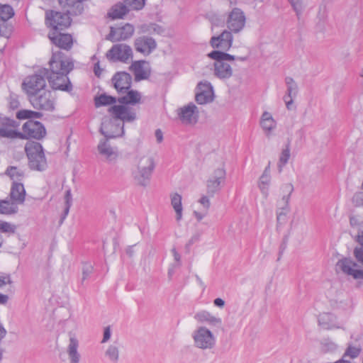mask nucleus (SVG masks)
Returning <instances> with one entry per match:
<instances>
[{
    "label": "nucleus",
    "instance_id": "nucleus-1",
    "mask_svg": "<svg viewBox=\"0 0 363 363\" xmlns=\"http://www.w3.org/2000/svg\"><path fill=\"white\" fill-rule=\"evenodd\" d=\"M49 67L41 68L24 79L22 88L28 98L45 89L47 79L52 89L72 92L73 86L67 75L74 69L72 59L61 51L52 52Z\"/></svg>",
    "mask_w": 363,
    "mask_h": 363
},
{
    "label": "nucleus",
    "instance_id": "nucleus-2",
    "mask_svg": "<svg viewBox=\"0 0 363 363\" xmlns=\"http://www.w3.org/2000/svg\"><path fill=\"white\" fill-rule=\"evenodd\" d=\"M207 56L214 60V75L220 79H229L233 76V69L228 62L235 60L244 62L247 60V57H236L220 50H213Z\"/></svg>",
    "mask_w": 363,
    "mask_h": 363
},
{
    "label": "nucleus",
    "instance_id": "nucleus-3",
    "mask_svg": "<svg viewBox=\"0 0 363 363\" xmlns=\"http://www.w3.org/2000/svg\"><path fill=\"white\" fill-rule=\"evenodd\" d=\"M353 255L356 262L350 257H344L336 263L335 270L337 272H341L345 275L351 276L354 279H363V269H357L358 264L363 266V247H355Z\"/></svg>",
    "mask_w": 363,
    "mask_h": 363
},
{
    "label": "nucleus",
    "instance_id": "nucleus-4",
    "mask_svg": "<svg viewBox=\"0 0 363 363\" xmlns=\"http://www.w3.org/2000/svg\"><path fill=\"white\" fill-rule=\"evenodd\" d=\"M25 151L28 159L30 169L43 172L48 167L43 147L38 142H28L25 146Z\"/></svg>",
    "mask_w": 363,
    "mask_h": 363
},
{
    "label": "nucleus",
    "instance_id": "nucleus-5",
    "mask_svg": "<svg viewBox=\"0 0 363 363\" xmlns=\"http://www.w3.org/2000/svg\"><path fill=\"white\" fill-rule=\"evenodd\" d=\"M155 167L152 157H141L136 168L131 171V175L135 183L140 186H147L150 183Z\"/></svg>",
    "mask_w": 363,
    "mask_h": 363
},
{
    "label": "nucleus",
    "instance_id": "nucleus-6",
    "mask_svg": "<svg viewBox=\"0 0 363 363\" xmlns=\"http://www.w3.org/2000/svg\"><path fill=\"white\" fill-rule=\"evenodd\" d=\"M62 11L48 10L45 12V24L50 31L64 30L70 26L72 13L62 8Z\"/></svg>",
    "mask_w": 363,
    "mask_h": 363
},
{
    "label": "nucleus",
    "instance_id": "nucleus-7",
    "mask_svg": "<svg viewBox=\"0 0 363 363\" xmlns=\"http://www.w3.org/2000/svg\"><path fill=\"white\" fill-rule=\"evenodd\" d=\"M28 101L38 110L52 112L55 109V98L52 91L46 89L30 96Z\"/></svg>",
    "mask_w": 363,
    "mask_h": 363
},
{
    "label": "nucleus",
    "instance_id": "nucleus-8",
    "mask_svg": "<svg viewBox=\"0 0 363 363\" xmlns=\"http://www.w3.org/2000/svg\"><path fill=\"white\" fill-rule=\"evenodd\" d=\"M47 134L45 125L40 121H27L22 126V132H19L18 138L23 140L35 139L40 140Z\"/></svg>",
    "mask_w": 363,
    "mask_h": 363
},
{
    "label": "nucleus",
    "instance_id": "nucleus-9",
    "mask_svg": "<svg viewBox=\"0 0 363 363\" xmlns=\"http://www.w3.org/2000/svg\"><path fill=\"white\" fill-rule=\"evenodd\" d=\"M194 346L201 350H211L216 343V337L205 326H200L192 334Z\"/></svg>",
    "mask_w": 363,
    "mask_h": 363
},
{
    "label": "nucleus",
    "instance_id": "nucleus-10",
    "mask_svg": "<svg viewBox=\"0 0 363 363\" xmlns=\"http://www.w3.org/2000/svg\"><path fill=\"white\" fill-rule=\"evenodd\" d=\"M106 57L110 62L128 63L133 57V52L130 45L125 43H118L113 45L108 50Z\"/></svg>",
    "mask_w": 363,
    "mask_h": 363
},
{
    "label": "nucleus",
    "instance_id": "nucleus-11",
    "mask_svg": "<svg viewBox=\"0 0 363 363\" xmlns=\"http://www.w3.org/2000/svg\"><path fill=\"white\" fill-rule=\"evenodd\" d=\"M99 131L106 140L121 137L124 134V125L117 123L114 118L106 119L101 123Z\"/></svg>",
    "mask_w": 363,
    "mask_h": 363
},
{
    "label": "nucleus",
    "instance_id": "nucleus-12",
    "mask_svg": "<svg viewBox=\"0 0 363 363\" xmlns=\"http://www.w3.org/2000/svg\"><path fill=\"white\" fill-rule=\"evenodd\" d=\"M228 28L231 33H239L245 24V16L239 8H234L229 13L227 22Z\"/></svg>",
    "mask_w": 363,
    "mask_h": 363
},
{
    "label": "nucleus",
    "instance_id": "nucleus-13",
    "mask_svg": "<svg viewBox=\"0 0 363 363\" xmlns=\"http://www.w3.org/2000/svg\"><path fill=\"white\" fill-rule=\"evenodd\" d=\"M233 36L229 30H224L220 35L212 36L210 40V45L217 50L225 52L232 47Z\"/></svg>",
    "mask_w": 363,
    "mask_h": 363
},
{
    "label": "nucleus",
    "instance_id": "nucleus-14",
    "mask_svg": "<svg viewBox=\"0 0 363 363\" xmlns=\"http://www.w3.org/2000/svg\"><path fill=\"white\" fill-rule=\"evenodd\" d=\"M128 69L133 73L137 82L147 79L151 75L150 63L144 60L133 61Z\"/></svg>",
    "mask_w": 363,
    "mask_h": 363
},
{
    "label": "nucleus",
    "instance_id": "nucleus-15",
    "mask_svg": "<svg viewBox=\"0 0 363 363\" xmlns=\"http://www.w3.org/2000/svg\"><path fill=\"white\" fill-rule=\"evenodd\" d=\"M19 123L9 117H0V138H18L19 131L16 128Z\"/></svg>",
    "mask_w": 363,
    "mask_h": 363
},
{
    "label": "nucleus",
    "instance_id": "nucleus-16",
    "mask_svg": "<svg viewBox=\"0 0 363 363\" xmlns=\"http://www.w3.org/2000/svg\"><path fill=\"white\" fill-rule=\"evenodd\" d=\"M133 45L136 52L145 56L150 55L157 48L156 40L152 37L145 35L137 37Z\"/></svg>",
    "mask_w": 363,
    "mask_h": 363
},
{
    "label": "nucleus",
    "instance_id": "nucleus-17",
    "mask_svg": "<svg viewBox=\"0 0 363 363\" xmlns=\"http://www.w3.org/2000/svg\"><path fill=\"white\" fill-rule=\"evenodd\" d=\"M108 112L113 116V118L116 120L121 121L123 123L125 122H133L136 119V113L133 111L131 108L123 104L113 105L108 108Z\"/></svg>",
    "mask_w": 363,
    "mask_h": 363
},
{
    "label": "nucleus",
    "instance_id": "nucleus-18",
    "mask_svg": "<svg viewBox=\"0 0 363 363\" xmlns=\"http://www.w3.org/2000/svg\"><path fill=\"white\" fill-rule=\"evenodd\" d=\"M62 30L49 31L48 38L52 44L60 49L69 50L73 45V38L70 34L62 33Z\"/></svg>",
    "mask_w": 363,
    "mask_h": 363
},
{
    "label": "nucleus",
    "instance_id": "nucleus-19",
    "mask_svg": "<svg viewBox=\"0 0 363 363\" xmlns=\"http://www.w3.org/2000/svg\"><path fill=\"white\" fill-rule=\"evenodd\" d=\"M111 82L118 94H125L131 88L132 76L126 72H117L112 77Z\"/></svg>",
    "mask_w": 363,
    "mask_h": 363
},
{
    "label": "nucleus",
    "instance_id": "nucleus-20",
    "mask_svg": "<svg viewBox=\"0 0 363 363\" xmlns=\"http://www.w3.org/2000/svg\"><path fill=\"white\" fill-rule=\"evenodd\" d=\"M284 191L288 192L287 195L283 196L281 200L279 202V208L277 211V220L278 223H282L286 221V214L289 211V200L291 193L294 191V186L291 184L284 185Z\"/></svg>",
    "mask_w": 363,
    "mask_h": 363
},
{
    "label": "nucleus",
    "instance_id": "nucleus-21",
    "mask_svg": "<svg viewBox=\"0 0 363 363\" xmlns=\"http://www.w3.org/2000/svg\"><path fill=\"white\" fill-rule=\"evenodd\" d=\"M177 111L179 118L182 123L191 125L197 123L198 108L194 103L191 102L186 106L179 108Z\"/></svg>",
    "mask_w": 363,
    "mask_h": 363
},
{
    "label": "nucleus",
    "instance_id": "nucleus-22",
    "mask_svg": "<svg viewBox=\"0 0 363 363\" xmlns=\"http://www.w3.org/2000/svg\"><path fill=\"white\" fill-rule=\"evenodd\" d=\"M134 30V26L130 23H126L118 28L111 27V30L106 36V40L111 42L125 40L133 35Z\"/></svg>",
    "mask_w": 363,
    "mask_h": 363
},
{
    "label": "nucleus",
    "instance_id": "nucleus-23",
    "mask_svg": "<svg viewBox=\"0 0 363 363\" xmlns=\"http://www.w3.org/2000/svg\"><path fill=\"white\" fill-rule=\"evenodd\" d=\"M198 91L195 100L199 104H206L213 101V90L208 82H200L196 86Z\"/></svg>",
    "mask_w": 363,
    "mask_h": 363
},
{
    "label": "nucleus",
    "instance_id": "nucleus-24",
    "mask_svg": "<svg viewBox=\"0 0 363 363\" xmlns=\"http://www.w3.org/2000/svg\"><path fill=\"white\" fill-rule=\"evenodd\" d=\"M225 170L224 168H218L213 172V176L207 181V192L213 196L218 192L220 187V185L225 179Z\"/></svg>",
    "mask_w": 363,
    "mask_h": 363
},
{
    "label": "nucleus",
    "instance_id": "nucleus-25",
    "mask_svg": "<svg viewBox=\"0 0 363 363\" xmlns=\"http://www.w3.org/2000/svg\"><path fill=\"white\" fill-rule=\"evenodd\" d=\"M194 319L200 323H207L211 327H220L222 325L220 318L216 317L205 310L197 312L194 315Z\"/></svg>",
    "mask_w": 363,
    "mask_h": 363
},
{
    "label": "nucleus",
    "instance_id": "nucleus-26",
    "mask_svg": "<svg viewBox=\"0 0 363 363\" xmlns=\"http://www.w3.org/2000/svg\"><path fill=\"white\" fill-rule=\"evenodd\" d=\"M11 200L17 206L23 204L26 199V190L22 183L13 181L9 194Z\"/></svg>",
    "mask_w": 363,
    "mask_h": 363
},
{
    "label": "nucleus",
    "instance_id": "nucleus-27",
    "mask_svg": "<svg viewBox=\"0 0 363 363\" xmlns=\"http://www.w3.org/2000/svg\"><path fill=\"white\" fill-rule=\"evenodd\" d=\"M125 96L118 97L117 101L119 104L127 105H135L140 101L141 95L137 90L129 89Z\"/></svg>",
    "mask_w": 363,
    "mask_h": 363
},
{
    "label": "nucleus",
    "instance_id": "nucleus-28",
    "mask_svg": "<svg viewBox=\"0 0 363 363\" xmlns=\"http://www.w3.org/2000/svg\"><path fill=\"white\" fill-rule=\"evenodd\" d=\"M128 12V6L121 2H118L112 6L108 12V16L113 20L123 18Z\"/></svg>",
    "mask_w": 363,
    "mask_h": 363
},
{
    "label": "nucleus",
    "instance_id": "nucleus-29",
    "mask_svg": "<svg viewBox=\"0 0 363 363\" xmlns=\"http://www.w3.org/2000/svg\"><path fill=\"white\" fill-rule=\"evenodd\" d=\"M336 316L331 313H323L318 317V324L324 330L337 328L335 325Z\"/></svg>",
    "mask_w": 363,
    "mask_h": 363
},
{
    "label": "nucleus",
    "instance_id": "nucleus-30",
    "mask_svg": "<svg viewBox=\"0 0 363 363\" xmlns=\"http://www.w3.org/2000/svg\"><path fill=\"white\" fill-rule=\"evenodd\" d=\"M108 140L106 138L101 140L98 145V150L101 155L106 156L108 160L112 161L116 159L118 154L108 143Z\"/></svg>",
    "mask_w": 363,
    "mask_h": 363
},
{
    "label": "nucleus",
    "instance_id": "nucleus-31",
    "mask_svg": "<svg viewBox=\"0 0 363 363\" xmlns=\"http://www.w3.org/2000/svg\"><path fill=\"white\" fill-rule=\"evenodd\" d=\"M78 340L74 337L69 338V344L68 346V355L70 359V363H79L80 359V354L77 352Z\"/></svg>",
    "mask_w": 363,
    "mask_h": 363
},
{
    "label": "nucleus",
    "instance_id": "nucleus-32",
    "mask_svg": "<svg viewBox=\"0 0 363 363\" xmlns=\"http://www.w3.org/2000/svg\"><path fill=\"white\" fill-rule=\"evenodd\" d=\"M171 205L176 212V218L179 221L182 218V196L178 193H174L171 195Z\"/></svg>",
    "mask_w": 363,
    "mask_h": 363
},
{
    "label": "nucleus",
    "instance_id": "nucleus-33",
    "mask_svg": "<svg viewBox=\"0 0 363 363\" xmlns=\"http://www.w3.org/2000/svg\"><path fill=\"white\" fill-rule=\"evenodd\" d=\"M18 206L11 201H0V214L11 215L18 212Z\"/></svg>",
    "mask_w": 363,
    "mask_h": 363
},
{
    "label": "nucleus",
    "instance_id": "nucleus-34",
    "mask_svg": "<svg viewBox=\"0 0 363 363\" xmlns=\"http://www.w3.org/2000/svg\"><path fill=\"white\" fill-rule=\"evenodd\" d=\"M114 96L107 95L106 94H102L99 96L94 98V104L96 107H100L104 106H108L115 104L118 101Z\"/></svg>",
    "mask_w": 363,
    "mask_h": 363
},
{
    "label": "nucleus",
    "instance_id": "nucleus-35",
    "mask_svg": "<svg viewBox=\"0 0 363 363\" xmlns=\"http://www.w3.org/2000/svg\"><path fill=\"white\" fill-rule=\"evenodd\" d=\"M260 124L264 130L270 131L274 128L275 121L271 113L264 111L262 115Z\"/></svg>",
    "mask_w": 363,
    "mask_h": 363
},
{
    "label": "nucleus",
    "instance_id": "nucleus-36",
    "mask_svg": "<svg viewBox=\"0 0 363 363\" xmlns=\"http://www.w3.org/2000/svg\"><path fill=\"white\" fill-rule=\"evenodd\" d=\"M5 174L9 176L12 180L19 181H21L25 175L23 170L15 166H9L5 172Z\"/></svg>",
    "mask_w": 363,
    "mask_h": 363
},
{
    "label": "nucleus",
    "instance_id": "nucleus-37",
    "mask_svg": "<svg viewBox=\"0 0 363 363\" xmlns=\"http://www.w3.org/2000/svg\"><path fill=\"white\" fill-rule=\"evenodd\" d=\"M13 15L14 11L12 6L9 4H0V20L6 21L12 18Z\"/></svg>",
    "mask_w": 363,
    "mask_h": 363
},
{
    "label": "nucleus",
    "instance_id": "nucleus-38",
    "mask_svg": "<svg viewBox=\"0 0 363 363\" xmlns=\"http://www.w3.org/2000/svg\"><path fill=\"white\" fill-rule=\"evenodd\" d=\"M105 355L113 363H117L119 359V350L116 345H111L105 352Z\"/></svg>",
    "mask_w": 363,
    "mask_h": 363
},
{
    "label": "nucleus",
    "instance_id": "nucleus-39",
    "mask_svg": "<svg viewBox=\"0 0 363 363\" xmlns=\"http://www.w3.org/2000/svg\"><path fill=\"white\" fill-rule=\"evenodd\" d=\"M285 83L286 85V93L289 94V96H293L296 97L298 94V85L294 79L291 77H286L285 78Z\"/></svg>",
    "mask_w": 363,
    "mask_h": 363
},
{
    "label": "nucleus",
    "instance_id": "nucleus-40",
    "mask_svg": "<svg viewBox=\"0 0 363 363\" xmlns=\"http://www.w3.org/2000/svg\"><path fill=\"white\" fill-rule=\"evenodd\" d=\"M293 10L296 13L297 18L299 20L305 9L303 0H288Z\"/></svg>",
    "mask_w": 363,
    "mask_h": 363
},
{
    "label": "nucleus",
    "instance_id": "nucleus-41",
    "mask_svg": "<svg viewBox=\"0 0 363 363\" xmlns=\"http://www.w3.org/2000/svg\"><path fill=\"white\" fill-rule=\"evenodd\" d=\"M290 157V142L289 141L286 145V147L282 150L279 157L278 167L279 171L281 170V167L286 164Z\"/></svg>",
    "mask_w": 363,
    "mask_h": 363
},
{
    "label": "nucleus",
    "instance_id": "nucleus-42",
    "mask_svg": "<svg viewBox=\"0 0 363 363\" xmlns=\"http://www.w3.org/2000/svg\"><path fill=\"white\" fill-rule=\"evenodd\" d=\"M270 174H262L259 178V187L262 194L267 195L268 191V186L270 183Z\"/></svg>",
    "mask_w": 363,
    "mask_h": 363
},
{
    "label": "nucleus",
    "instance_id": "nucleus-43",
    "mask_svg": "<svg viewBox=\"0 0 363 363\" xmlns=\"http://www.w3.org/2000/svg\"><path fill=\"white\" fill-rule=\"evenodd\" d=\"M125 5L131 10H140L145 6V0H125Z\"/></svg>",
    "mask_w": 363,
    "mask_h": 363
},
{
    "label": "nucleus",
    "instance_id": "nucleus-44",
    "mask_svg": "<svg viewBox=\"0 0 363 363\" xmlns=\"http://www.w3.org/2000/svg\"><path fill=\"white\" fill-rule=\"evenodd\" d=\"M16 226L9 222L0 220V232L4 233L14 234Z\"/></svg>",
    "mask_w": 363,
    "mask_h": 363
},
{
    "label": "nucleus",
    "instance_id": "nucleus-45",
    "mask_svg": "<svg viewBox=\"0 0 363 363\" xmlns=\"http://www.w3.org/2000/svg\"><path fill=\"white\" fill-rule=\"evenodd\" d=\"M351 201L355 207H363V191L354 193L352 197Z\"/></svg>",
    "mask_w": 363,
    "mask_h": 363
},
{
    "label": "nucleus",
    "instance_id": "nucleus-46",
    "mask_svg": "<svg viewBox=\"0 0 363 363\" xmlns=\"http://www.w3.org/2000/svg\"><path fill=\"white\" fill-rule=\"evenodd\" d=\"M16 118L19 120H33L32 111L27 109L20 110L16 113Z\"/></svg>",
    "mask_w": 363,
    "mask_h": 363
},
{
    "label": "nucleus",
    "instance_id": "nucleus-47",
    "mask_svg": "<svg viewBox=\"0 0 363 363\" xmlns=\"http://www.w3.org/2000/svg\"><path fill=\"white\" fill-rule=\"evenodd\" d=\"M93 272V267L89 263H85L83 265L82 267V284L84 283V281L87 279L91 274Z\"/></svg>",
    "mask_w": 363,
    "mask_h": 363
},
{
    "label": "nucleus",
    "instance_id": "nucleus-48",
    "mask_svg": "<svg viewBox=\"0 0 363 363\" xmlns=\"http://www.w3.org/2000/svg\"><path fill=\"white\" fill-rule=\"evenodd\" d=\"M360 352H361L360 348H358L356 347H352V346H349L347 348V350L344 354V356H349L351 358L354 359L359 356V354H360Z\"/></svg>",
    "mask_w": 363,
    "mask_h": 363
},
{
    "label": "nucleus",
    "instance_id": "nucleus-49",
    "mask_svg": "<svg viewBox=\"0 0 363 363\" xmlns=\"http://www.w3.org/2000/svg\"><path fill=\"white\" fill-rule=\"evenodd\" d=\"M350 225L353 228L361 227L363 225V220L359 216L351 215L350 216Z\"/></svg>",
    "mask_w": 363,
    "mask_h": 363
},
{
    "label": "nucleus",
    "instance_id": "nucleus-50",
    "mask_svg": "<svg viewBox=\"0 0 363 363\" xmlns=\"http://www.w3.org/2000/svg\"><path fill=\"white\" fill-rule=\"evenodd\" d=\"M171 251L174 256V261L176 262L174 266L176 267H181V265H182L181 255H179V253L177 251V250L175 248L172 249Z\"/></svg>",
    "mask_w": 363,
    "mask_h": 363
},
{
    "label": "nucleus",
    "instance_id": "nucleus-51",
    "mask_svg": "<svg viewBox=\"0 0 363 363\" xmlns=\"http://www.w3.org/2000/svg\"><path fill=\"white\" fill-rule=\"evenodd\" d=\"M294 98H295V97L293 96H289V94L286 92V94L283 97V99L286 104V106L288 110L291 109V106L294 103V100H293Z\"/></svg>",
    "mask_w": 363,
    "mask_h": 363
},
{
    "label": "nucleus",
    "instance_id": "nucleus-52",
    "mask_svg": "<svg viewBox=\"0 0 363 363\" xmlns=\"http://www.w3.org/2000/svg\"><path fill=\"white\" fill-rule=\"evenodd\" d=\"M111 327L107 326L104 328V337L101 340V343L106 342L111 337Z\"/></svg>",
    "mask_w": 363,
    "mask_h": 363
},
{
    "label": "nucleus",
    "instance_id": "nucleus-53",
    "mask_svg": "<svg viewBox=\"0 0 363 363\" xmlns=\"http://www.w3.org/2000/svg\"><path fill=\"white\" fill-rule=\"evenodd\" d=\"M65 206H69L70 208L72 203V198L70 189L67 190L65 192Z\"/></svg>",
    "mask_w": 363,
    "mask_h": 363
},
{
    "label": "nucleus",
    "instance_id": "nucleus-54",
    "mask_svg": "<svg viewBox=\"0 0 363 363\" xmlns=\"http://www.w3.org/2000/svg\"><path fill=\"white\" fill-rule=\"evenodd\" d=\"M20 106L18 100L15 97H10L9 100V108L12 110L18 108Z\"/></svg>",
    "mask_w": 363,
    "mask_h": 363
},
{
    "label": "nucleus",
    "instance_id": "nucleus-55",
    "mask_svg": "<svg viewBox=\"0 0 363 363\" xmlns=\"http://www.w3.org/2000/svg\"><path fill=\"white\" fill-rule=\"evenodd\" d=\"M11 277L9 274L6 276H0V287L4 286L6 284H11Z\"/></svg>",
    "mask_w": 363,
    "mask_h": 363
},
{
    "label": "nucleus",
    "instance_id": "nucleus-56",
    "mask_svg": "<svg viewBox=\"0 0 363 363\" xmlns=\"http://www.w3.org/2000/svg\"><path fill=\"white\" fill-rule=\"evenodd\" d=\"M354 240L359 244L358 247H363V230H360L358 234L354 236Z\"/></svg>",
    "mask_w": 363,
    "mask_h": 363
},
{
    "label": "nucleus",
    "instance_id": "nucleus-57",
    "mask_svg": "<svg viewBox=\"0 0 363 363\" xmlns=\"http://www.w3.org/2000/svg\"><path fill=\"white\" fill-rule=\"evenodd\" d=\"M199 202L201 204H202L204 208H206V209H208L209 207H210V201H209V199L208 198V196H203L200 200H199Z\"/></svg>",
    "mask_w": 363,
    "mask_h": 363
},
{
    "label": "nucleus",
    "instance_id": "nucleus-58",
    "mask_svg": "<svg viewBox=\"0 0 363 363\" xmlns=\"http://www.w3.org/2000/svg\"><path fill=\"white\" fill-rule=\"evenodd\" d=\"M199 237L200 236L199 234L194 235L186 244V248L190 247V246H191L194 242L199 241Z\"/></svg>",
    "mask_w": 363,
    "mask_h": 363
},
{
    "label": "nucleus",
    "instance_id": "nucleus-59",
    "mask_svg": "<svg viewBox=\"0 0 363 363\" xmlns=\"http://www.w3.org/2000/svg\"><path fill=\"white\" fill-rule=\"evenodd\" d=\"M94 72L96 77H99L101 74L102 69L100 68L99 66V61L96 62L94 65Z\"/></svg>",
    "mask_w": 363,
    "mask_h": 363
},
{
    "label": "nucleus",
    "instance_id": "nucleus-60",
    "mask_svg": "<svg viewBox=\"0 0 363 363\" xmlns=\"http://www.w3.org/2000/svg\"><path fill=\"white\" fill-rule=\"evenodd\" d=\"M287 241H288L287 237H284V239H283V241H282V242H281V244L280 245L279 256H281V255L283 253V252L286 248Z\"/></svg>",
    "mask_w": 363,
    "mask_h": 363
},
{
    "label": "nucleus",
    "instance_id": "nucleus-61",
    "mask_svg": "<svg viewBox=\"0 0 363 363\" xmlns=\"http://www.w3.org/2000/svg\"><path fill=\"white\" fill-rule=\"evenodd\" d=\"M213 303L216 306H218L219 308H223L225 306V301L220 298H216L213 301Z\"/></svg>",
    "mask_w": 363,
    "mask_h": 363
},
{
    "label": "nucleus",
    "instance_id": "nucleus-62",
    "mask_svg": "<svg viewBox=\"0 0 363 363\" xmlns=\"http://www.w3.org/2000/svg\"><path fill=\"white\" fill-rule=\"evenodd\" d=\"M69 208H70L69 206L65 207L64 212L62 214L61 218H60V224H62L63 223L64 220L66 218L67 216L68 215Z\"/></svg>",
    "mask_w": 363,
    "mask_h": 363
},
{
    "label": "nucleus",
    "instance_id": "nucleus-63",
    "mask_svg": "<svg viewBox=\"0 0 363 363\" xmlns=\"http://www.w3.org/2000/svg\"><path fill=\"white\" fill-rule=\"evenodd\" d=\"M155 137H156L158 143H161L162 141L163 135H162L161 130H160V129L156 130Z\"/></svg>",
    "mask_w": 363,
    "mask_h": 363
},
{
    "label": "nucleus",
    "instance_id": "nucleus-64",
    "mask_svg": "<svg viewBox=\"0 0 363 363\" xmlns=\"http://www.w3.org/2000/svg\"><path fill=\"white\" fill-rule=\"evenodd\" d=\"M9 301V296L6 294H0V303L6 304Z\"/></svg>",
    "mask_w": 363,
    "mask_h": 363
}]
</instances>
